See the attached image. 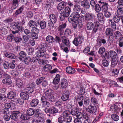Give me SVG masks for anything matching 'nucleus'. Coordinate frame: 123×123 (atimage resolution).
I'll return each mask as SVG.
<instances>
[{
    "label": "nucleus",
    "instance_id": "29",
    "mask_svg": "<svg viewBox=\"0 0 123 123\" xmlns=\"http://www.w3.org/2000/svg\"><path fill=\"white\" fill-rule=\"evenodd\" d=\"M20 95L21 98L27 100L29 98V95L24 92H21Z\"/></svg>",
    "mask_w": 123,
    "mask_h": 123
},
{
    "label": "nucleus",
    "instance_id": "13",
    "mask_svg": "<svg viewBox=\"0 0 123 123\" xmlns=\"http://www.w3.org/2000/svg\"><path fill=\"white\" fill-rule=\"evenodd\" d=\"M87 110L89 112L92 113L96 112L97 108L95 105H90L89 108L87 109Z\"/></svg>",
    "mask_w": 123,
    "mask_h": 123
},
{
    "label": "nucleus",
    "instance_id": "54",
    "mask_svg": "<svg viewBox=\"0 0 123 123\" xmlns=\"http://www.w3.org/2000/svg\"><path fill=\"white\" fill-rule=\"evenodd\" d=\"M118 109V107L117 105L115 104L113 105L111 107V110L114 112Z\"/></svg>",
    "mask_w": 123,
    "mask_h": 123
},
{
    "label": "nucleus",
    "instance_id": "16",
    "mask_svg": "<svg viewBox=\"0 0 123 123\" xmlns=\"http://www.w3.org/2000/svg\"><path fill=\"white\" fill-rule=\"evenodd\" d=\"M39 103V101L38 99L36 98L34 99L31 101L30 104L32 107H35Z\"/></svg>",
    "mask_w": 123,
    "mask_h": 123
},
{
    "label": "nucleus",
    "instance_id": "56",
    "mask_svg": "<svg viewBox=\"0 0 123 123\" xmlns=\"http://www.w3.org/2000/svg\"><path fill=\"white\" fill-rule=\"evenodd\" d=\"M65 123H68L71 122L72 120V117L70 116L65 117Z\"/></svg>",
    "mask_w": 123,
    "mask_h": 123
},
{
    "label": "nucleus",
    "instance_id": "5",
    "mask_svg": "<svg viewBox=\"0 0 123 123\" xmlns=\"http://www.w3.org/2000/svg\"><path fill=\"white\" fill-rule=\"evenodd\" d=\"M71 11V9L68 6H67L61 12V13L62 15L68 17Z\"/></svg>",
    "mask_w": 123,
    "mask_h": 123
},
{
    "label": "nucleus",
    "instance_id": "30",
    "mask_svg": "<svg viewBox=\"0 0 123 123\" xmlns=\"http://www.w3.org/2000/svg\"><path fill=\"white\" fill-rule=\"evenodd\" d=\"M118 9L117 11V13L118 15H121L123 14V6H118Z\"/></svg>",
    "mask_w": 123,
    "mask_h": 123
},
{
    "label": "nucleus",
    "instance_id": "33",
    "mask_svg": "<svg viewBox=\"0 0 123 123\" xmlns=\"http://www.w3.org/2000/svg\"><path fill=\"white\" fill-rule=\"evenodd\" d=\"M91 103L95 106H98V103L97 99L93 97H91Z\"/></svg>",
    "mask_w": 123,
    "mask_h": 123
},
{
    "label": "nucleus",
    "instance_id": "26",
    "mask_svg": "<svg viewBox=\"0 0 123 123\" xmlns=\"http://www.w3.org/2000/svg\"><path fill=\"white\" fill-rule=\"evenodd\" d=\"M4 54L6 56L10 58L15 59L16 58V56L12 53L6 52Z\"/></svg>",
    "mask_w": 123,
    "mask_h": 123
},
{
    "label": "nucleus",
    "instance_id": "59",
    "mask_svg": "<svg viewBox=\"0 0 123 123\" xmlns=\"http://www.w3.org/2000/svg\"><path fill=\"white\" fill-rule=\"evenodd\" d=\"M31 58L29 57H28L26 58L24 60L25 63L27 64H29L31 63L30 60Z\"/></svg>",
    "mask_w": 123,
    "mask_h": 123
},
{
    "label": "nucleus",
    "instance_id": "23",
    "mask_svg": "<svg viewBox=\"0 0 123 123\" xmlns=\"http://www.w3.org/2000/svg\"><path fill=\"white\" fill-rule=\"evenodd\" d=\"M13 26L15 27H17L19 30L22 31L23 29V27H22L21 23L20 22H18L15 23Z\"/></svg>",
    "mask_w": 123,
    "mask_h": 123
},
{
    "label": "nucleus",
    "instance_id": "4",
    "mask_svg": "<svg viewBox=\"0 0 123 123\" xmlns=\"http://www.w3.org/2000/svg\"><path fill=\"white\" fill-rule=\"evenodd\" d=\"M12 33L14 35V36L16 37L14 39L16 42L19 43L22 40V39L21 38H19L18 37L19 33V31L16 30L15 31H12Z\"/></svg>",
    "mask_w": 123,
    "mask_h": 123
},
{
    "label": "nucleus",
    "instance_id": "34",
    "mask_svg": "<svg viewBox=\"0 0 123 123\" xmlns=\"http://www.w3.org/2000/svg\"><path fill=\"white\" fill-rule=\"evenodd\" d=\"M117 54L114 51H111L110 52V55L111 57L113 59H115L117 56Z\"/></svg>",
    "mask_w": 123,
    "mask_h": 123
},
{
    "label": "nucleus",
    "instance_id": "47",
    "mask_svg": "<svg viewBox=\"0 0 123 123\" xmlns=\"http://www.w3.org/2000/svg\"><path fill=\"white\" fill-rule=\"evenodd\" d=\"M14 36L12 34H10L8 35L7 38V40L9 42H12L14 39Z\"/></svg>",
    "mask_w": 123,
    "mask_h": 123
},
{
    "label": "nucleus",
    "instance_id": "40",
    "mask_svg": "<svg viewBox=\"0 0 123 123\" xmlns=\"http://www.w3.org/2000/svg\"><path fill=\"white\" fill-rule=\"evenodd\" d=\"M78 110V109L77 108H73L71 110V113L72 115L74 116L76 115Z\"/></svg>",
    "mask_w": 123,
    "mask_h": 123
},
{
    "label": "nucleus",
    "instance_id": "8",
    "mask_svg": "<svg viewBox=\"0 0 123 123\" xmlns=\"http://www.w3.org/2000/svg\"><path fill=\"white\" fill-rule=\"evenodd\" d=\"M61 40L63 43L66 46L69 47L70 45V43L68 39L65 36H62Z\"/></svg>",
    "mask_w": 123,
    "mask_h": 123
},
{
    "label": "nucleus",
    "instance_id": "49",
    "mask_svg": "<svg viewBox=\"0 0 123 123\" xmlns=\"http://www.w3.org/2000/svg\"><path fill=\"white\" fill-rule=\"evenodd\" d=\"M7 33V30L4 27H2L0 29V33L3 34H6Z\"/></svg>",
    "mask_w": 123,
    "mask_h": 123
},
{
    "label": "nucleus",
    "instance_id": "7",
    "mask_svg": "<svg viewBox=\"0 0 123 123\" xmlns=\"http://www.w3.org/2000/svg\"><path fill=\"white\" fill-rule=\"evenodd\" d=\"M68 81L66 79L63 78L61 79L60 81V86L62 88H65L67 86Z\"/></svg>",
    "mask_w": 123,
    "mask_h": 123
},
{
    "label": "nucleus",
    "instance_id": "9",
    "mask_svg": "<svg viewBox=\"0 0 123 123\" xmlns=\"http://www.w3.org/2000/svg\"><path fill=\"white\" fill-rule=\"evenodd\" d=\"M67 4V3L64 1H62L57 6V9L60 11H61L66 6Z\"/></svg>",
    "mask_w": 123,
    "mask_h": 123
},
{
    "label": "nucleus",
    "instance_id": "52",
    "mask_svg": "<svg viewBox=\"0 0 123 123\" xmlns=\"http://www.w3.org/2000/svg\"><path fill=\"white\" fill-rule=\"evenodd\" d=\"M71 114V111L68 110H66L64 111L62 113V115L63 117H66L69 116Z\"/></svg>",
    "mask_w": 123,
    "mask_h": 123
},
{
    "label": "nucleus",
    "instance_id": "62",
    "mask_svg": "<svg viewBox=\"0 0 123 123\" xmlns=\"http://www.w3.org/2000/svg\"><path fill=\"white\" fill-rule=\"evenodd\" d=\"M66 23H64L61 25L59 27L58 30L62 31V29L65 28L66 26Z\"/></svg>",
    "mask_w": 123,
    "mask_h": 123
},
{
    "label": "nucleus",
    "instance_id": "63",
    "mask_svg": "<svg viewBox=\"0 0 123 123\" xmlns=\"http://www.w3.org/2000/svg\"><path fill=\"white\" fill-rule=\"evenodd\" d=\"M95 10L96 11L98 12H100L101 10V8L100 5L98 4H97L95 6Z\"/></svg>",
    "mask_w": 123,
    "mask_h": 123
},
{
    "label": "nucleus",
    "instance_id": "25",
    "mask_svg": "<svg viewBox=\"0 0 123 123\" xmlns=\"http://www.w3.org/2000/svg\"><path fill=\"white\" fill-rule=\"evenodd\" d=\"M60 78V76L59 74H57L54 79L53 83L54 84H57L59 83Z\"/></svg>",
    "mask_w": 123,
    "mask_h": 123
},
{
    "label": "nucleus",
    "instance_id": "12",
    "mask_svg": "<svg viewBox=\"0 0 123 123\" xmlns=\"http://www.w3.org/2000/svg\"><path fill=\"white\" fill-rule=\"evenodd\" d=\"M16 86L19 88H22L24 86L23 81L19 79L16 80Z\"/></svg>",
    "mask_w": 123,
    "mask_h": 123
},
{
    "label": "nucleus",
    "instance_id": "43",
    "mask_svg": "<svg viewBox=\"0 0 123 123\" xmlns=\"http://www.w3.org/2000/svg\"><path fill=\"white\" fill-rule=\"evenodd\" d=\"M58 112L57 109L54 107H53L50 108V113L54 114L57 113Z\"/></svg>",
    "mask_w": 123,
    "mask_h": 123
},
{
    "label": "nucleus",
    "instance_id": "21",
    "mask_svg": "<svg viewBox=\"0 0 123 123\" xmlns=\"http://www.w3.org/2000/svg\"><path fill=\"white\" fill-rule=\"evenodd\" d=\"M66 70L67 73L70 74H73L75 72V69L70 67H67L66 69Z\"/></svg>",
    "mask_w": 123,
    "mask_h": 123
},
{
    "label": "nucleus",
    "instance_id": "35",
    "mask_svg": "<svg viewBox=\"0 0 123 123\" xmlns=\"http://www.w3.org/2000/svg\"><path fill=\"white\" fill-rule=\"evenodd\" d=\"M97 18L99 21H103L104 20V17L102 13H100L97 15Z\"/></svg>",
    "mask_w": 123,
    "mask_h": 123
},
{
    "label": "nucleus",
    "instance_id": "38",
    "mask_svg": "<svg viewBox=\"0 0 123 123\" xmlns=\"http://www.w3.org/2000/svg\"><path fill=\"white\" fill-rule=\"evenodd\" d=\"M34 110L31 108L28 109L27 111V114L30 116L33 115L34 113Z\"/></svg>",
    "mask_w": 123,
    "mask_h": 123
},
{
    "label": "nucleus",
    "instance_id": "44",
    "mask_svg": "<svg viewBox=\"0 0 123 123\" xmlns=\"http://www.w3.org/2000/svg\"><path fill=\"white\" fill-rule=\"evenodd\" d=\"M45 79L44 77H42L38 78L37 79L36 83L37 85H39Z\"/></svg>",
    "mask_w": 123,
    "mask_h": 123
},
{
    "label": "nucleus",
    "instance_id": "18",
    "mask_svg": "<svg viewBox=\"0 0 123 123\" xmlns=\"http://www.w3.org/2000/svg\"><path fill=\"white\" fill-rule=\"evenodd\" d=\"M81 8L80 6L78 4L74 5L73 8L74 11L76 13H79L81 10Z\"/></svg>",
    "mask_w": 123,
    "mask_h": 123
},
{
    "label": "nucleus",
    "instance_id": "14",
    "mask_svg": "<svg viewBox=\"0 0 123 123\" xmlns=\"http://www.w3.org/2000/svg\"><path fill=\"white\" fill-rule=\"evenodd\" d=\"M71 17H73L74 19V21H77L80 17V15L78 13H72L71 15Z\"/></svg>",
    "mask_w": 123,
    "mask_h": 123
},
{
    "label": "nucleus",
    "instance_id": "37",
    "mask_svg": "<svg viewBox=\"0 0 123 123\" xmlns=\"http://www.w3.org/2000/svg\"><path fill=\"white\" fill-rule=\"evenodd\" d=\"M24 91L26 93H30L33 92L34 91L33 88L30 87H27L24 89Z\"/></svg>",
    "mask_w": 123,
    "mask_h": 123
},
{
    "label": "nucleus",
    "instance_id": "32",
    "mask_svg": "<svg viewBox=\"0 0 123 123\" xmlns=\"http://www.w3.org/2000/svg\"><path fill=\"white\" fill-rule=\"evenodd\" d=\"M45 51L39 49L36 53V55L38 57H41L44 56V52Z\"/></svg>",
    "mask_w": 123,
    "mask_h": 123
},
{
    "label": "nucleus",
    "instance_id": "24",
    "mask_svg": "<svg viewBox=\"0 0 123 123\" xmlns=\"http://www.w3.org/2000/svg\"><path fill=\"white\" fill-rule=\"evenodd\" d=\"M2 83L4 84L10 85L11 84V80L9 78H6L3 79L2 80Z\"/></svg>",
    "mask_w": 123,
    "mask_h": 123
},
{
    "label": "nucleus",
    "instance_id": "58",
    "mask_svg": "<svg viewBox=\"0 0 123 123\" xmlns=\"http://www.w3.org/2000/svg\"><path fill=\"white\" fill-rule=\"evenodd\" d=\"M22 38L23 40V44H25L27 42L29 39V37L26 35L23 36L22 37Z\"/></svg>",
    "mask_w": 123,
    "mask_h": 123
},
{
    "label": "nucleus",
    "instance_id": "46",
    "mask_svg": "<svg viewBox=\"0 0 123 123\" xmlns=\"http://www.w3.org/2000/svg\"><path fill=\"white\" fill-rule=\"evenodd\" d=\"M111 117L112 119L114 121H117L119 119V116L116 114H113L111 116Z\"/></svg>",
    "mask_w": 123,
    "mask_h": 123
},
{
    "label": "nucleus",
    "instance_id": "42",
    "mask_svg": "<svg viewBox=\"0 0 123 123\" xmlns=\"http://www.w3.org/2000/svg\"><path fill=\"white\" fill-rule=\"evenodd\" d=\"M42 103V107L47 108L49 106L50 103L49 102L47 101H43Z\"/></svg>",
    "mask_w": 123,
    "mask_h": 123
},
{
    "label": "nucleus",
    "instance_id": "36",
    "mask_svg": "<svg viewBox=\"0 0 123 123\" xmlns=\"http://www.w3.org/2000/svg\"><path fill=\"white\" fill-rule=\"evenodd\" d=\"M39 24L40 27L42 29H45L46 26V22L44 21H41L40 23H38Z\"/></svg>",
    "mask_w": 123,
    "mask_h": 123
},
{
    "label": "nucleus",
    "instance_id": "61",
    "mask_svg": "<svg viewBox=\"0 0 123 123\" xmlns=\"http://www.w3.org/2000/svg\"><path fill=\"white\" fill-rule=\"evenodd\" d=\"M114 21L115 22L117 23L119 22L120 18L117 15L114 16L113 18Z\"/></svg>",
    "mask_w": 123,
    "mask_h": 123
},
{
    "label": "nucleus",
    "instance_id": "48",
    "mask_svg": "<svg viewBox=\"0 0 123 123\" xmlns=\"http://www.w3.org/2000/svg\"><path fill=\"white\" fill-rule=\"evenodd\" d=\"M58 121L60 123H65V117L62 116L60 117L58 119Z\"/></svg>",
    "mask_w": 123,
    "mask_h": 123
},
{
    "label": "nucleus",
    "instance_id": "53",
    "mask_svg": "<svg viewBox=\"0 0 123 123\" xmlns=\"http://www.w3.org/2000/svg\"><path fill=\"white\" fill-rule=\"evenodd\" d=\"M90 103V99L88 97H86L84 100V104L86 106L88 105Z\"/></svg>",
    "mask_w": 123,
    "mask_h": 123
},
{
    "label": "nucleus",
    "instance_id": "11",
    "mask_svg": "<svg viewBox=\"0 0 123 123\" xmlns=\"http://www.w3.org/2000/svg\"><path fill=\"white\" fill-rule=\"evenodd\" d=\"M20 113L19 111H14L12 114L10 116V118L13 120L16 119L18 117L17 115Z\"/></svg>",
    "mask_w": 123,
    "mask_h": 123
},
{
    "label": "nucleus",
    "instance_id": "2",
    "mask_svg": "<svg viewBox=\"0 0 123 123\" xmlns=\"http://www.w3.org/2000/svg\"><path fill=\"white\" fill-rule=\"evenodd\" d=\"M84 40L83 37L81 36H80L77 37H75L73 41V43L77 46L82 43Z\"/></svg>",
    "mask_w": 123,
    "mask_h": 123
},
{
    "label": "nucleus",
    "instance_id": "41",
    "mask_svg": "<svg viewBox=\"0 0 123 123\" xmlns=\"http://www.w3.org/2000/svg\"><path fill=\"white\" fill-rule=\"evenodd\" d=\"M93 26V23L91 22H89L87 25V29L88 30H91L92 29Z\"/></svg>",
    "mask_w": 123,
    "mask_h": 123
},
{
    "label": "nucleus",
    "instance_id": "55",
    "mask_svg": "<svg viewBox=\"0 0 123 123\" xmlns=\"http://www.w3.org/2000/svg\"><path fill=\"white\" fill-rule=\"evenodd\" d=\"M118 45L121 48L123 46V37H122L118 39Z\"/></svg>",
    "mask_w": 123,
    "mask_h": 123
},
{
    "label": "nucleus",
    "instance_id": "22",
    "mask_svg": "<svg viewBox=\"0 0 123 123\" xmlns=\"http://www.w3.org/2000/svg\"><path fill=\"white\" fill-rule=\"evenodd\" d=\"M69 98V95L66 92L62 93L61 97V99L63 101L67 100Z\"/></svg>",
    "mask_w": 123,
    "mask_h": 123
},
{
    "label": "nucleus",
    "instance_id": "57",
    "mask_svg": "<svg viewBox=\"0 0 123 123\" xmlns=\"http://www.w3.org/2000/svg\"><path fill=\"white\" fill-rule=\"evenodd\" d=\"M105 51V49L103 47L100 48L98 51V53L100 54H102Z\"/></svg>",
    "mask_w": 123,
    "mask_h": 123
},
{
    "label": "nucleus",
    "instance_id": "28",
    "mask_svg": "<svg viewBox=\"0 0 123 123\" xmlns=\"http://www.w3.org/2000/svg\"><path fill=\"white\" fill-rule=\"evenodd\" d=\"M19 55V59L20 60H22L26 56V53L23 51L20 52Z\"/></svg>",
    "mask_w": 123,
    "mask_h": 123
},
{
    "label": "nucleus",
    "instance_id": "20",
    "mask_svg": "<svg viewBox=\"0 0 123 123\" xmlns=\"http://www.w3.org/2000/svg\"><path fill=\"white\" fill-rule=\"evenodd\" d=\"M46 41L49 43H52L54 42V38L52 36L48 35L46 38Z\"/></svg>",
    "mask_w": 123,
    "mask_h": 123
},
{
    "label": "nucleus",
    "instance_id": "50",
    "mask_svg": "<svg viewBox=\"0 0 123 123\" xmlns=\"http://www.w3.org/2000/svg\"><path fill=\"white\" fill-rule=\"evenodd\" d=\"M46 44L45 43H43L41 44L39 46V49L40 50L45 51V48Z\"/></svg>",
    "mask_w": 123,
    "mask_h": 123
},
{
    "label": "nucleus",
    "instance_id": "60",
    "mask_svg": "<svg viewBox=\"0 0 123 123\" xmlns=\"http://www.w3.org/2000/svg\"><path fill=\"white\" fill-rule=\"evenodd\" d=\"M102 64L104 67H107L109 65V62L105 59L103 60L102 61Z\"/></svg>",
    "mask_w": 123,
    "mask_h": 123
},
{
    "label": "nucleus",
    "instance_id": "64",
    "mask_svg": "<svg viewBox=\"0 0 123 123\" xmlns=\"http://www.w3.org/2000/svg\"><path fill=\"white\" fill-rule=\"evenodd\" d=\"M29 45L30 46H33L35 44V41L33 39L30 40L28 43Z\"/></svg>",
    "mask_w": 123,
    "mask_h": 123
},
{
    "label": "nucleus",
    "instance_id": "31",
    "mask_svg": "<svg viewBox=\"0 0 123 123\" xmlns=\"http://www.w3.org/2000/svg\"><path fill=\"white\" fill-rule=\"evenodd\" d=\"M102 3H103V5L102 6V10L104 12L106 11L108 9L109 5L108 3L106 2H103Z\"/></svg>",
    "mask_w": 123,
    "mask_h": 123
},
{
    "label": "nucleus",
    "instance_id": "51",
    "mask_svg": "<svg viewBox=\"0 0 123 123\" xmlns=\"http://www.w3.org/2000/svg\"><path fill=\"white\" fill-rule=\"evenodd\" d=\"M21 117L22 119L25 120H27L30 118V116L27 114L22 115Z\"/></svg>",
    "mask_w": 123,
    "mask_h": 123
},
{
    "label": "nucleus",
    "instance_id": "15",
    "mask_svg": "<svg viewBox=\"0 0 123 123\" xmlns=\"http://www.w3.org/2000/svg\"><path fill=\"white\" fill-rule=\"evenodd\" d=\"M81 5L84 7L86 9H89L90 7V5L88 1H82L80 3Z\"/></svg>",
    "mask_w": 123,
    "mask_h": 123
},
{
    "label": "nucleus",
    "instance_id": "19",
    "mask_svg": "<svg viewBox=\"0 0 123 123\" xmlns=\"http://www.w3.org/2000/svg\"><path fill=\"white\" fill-rule=\"evenodd\" d=\"M121 33L119 31L115 32L114 33V37L115 40H118L122 37Z\"/></svg>",
    "mask_w": 123,
    "mask_h": 123
},
{
    "label": "nucleus",
    "instance_id": "39",
    "mask_svg": "<svg viewBox=\"0 0 123 123\" xmlns=\"http://www.w3.org/2000/svg\"><path fill=\"white\" fill-rule=\"evenodd\" d=\"M43 69L44 70L47 71L51 69L52 67L50 65L46 64L43 67Z\"/></svg>",
    "mask_w": 123,
    "mask_h": 123
},
{
    "label": "nucleus",
    "instance_id": "3",
    "mask_svg": "<svg viewBox=\"0 0 123 123\" xmlns=\"http://www.w3.org/2000/svg\"><path fill=\"white\" fill-rule=\"evenodd\" d=\"M49 17L51 22H50V23L49 22L48 23L49 25L50 26L51 25L53 27L54 25L53 24L55 23L57 21V17L54 14H51L50 15Z\"/></svg>",
    "mask_w": 123,
    "mask_h": 123
},
{
    "label": "nucleus",
    "instance_id": "45",
    "mask_svg": "<svg viewBox=\"0 0 123 123\" xmlns=\"http://www.w3.org/2000/svg\"><path fill=\"white\" fill-rule=\"evenodd\" d=\"M24 8V6H22L18 10H17L15 12L16 15H18L21 13Z\"/></svg>",
    "mask_w": 123,
    "mask_h": 123
},
{
    "label": "nucleus",
    "instance_id": "6",
    "mask_svg": "<svg viewBox=\"0 0 123 123\" xmlns=\"http://www.w3.org/2000/svg\"><path fill=\"white\" fill-rule=\"evenodd\" d=\"M85 20L88 22L92 21L94 17L93 14L91 13H87L85 15Z\"/></svg>",
    "mask_w": 123,
    "mask_h": 123
},
{
    "label": "nucleus",
    "instance_id": "17",
    "mask_svg": "<svg viewBox=\"0 0 123 123\" xmlns=\"http://www.w3.org/2000/svg\"><path fill=\"white\" fill-rule=\"evenodd\" d=\"M16 95L15 93L12 91H11L8 93L7 97L9 99H14L15 98Z\"/></svg>",
    "mask_w": 123,
    "mask_h": 123
},
{
    "label": "nucleus",
    "instance_id": "10",
    "mask_svg": "<svg viewBox=\"0 0 123 123\" xmlns=\"http://www.w3.org/2000/svg\"><path fill=\"white\" fill-rule=\"evenodd\" d=\"M29 26L31 27L35 28L37 30H38L37 27V24L36 22L33 20H30L28 23Z\"/></svg>",
    "mask_w": 123,
    "mask_h": 123
},
{
    "label": "nucleus",
    "instance_id": "1",
    "mask_svg": "<svg viewBox=\"0 0 123 123\" xmlns=\"http://www.w3.org/2000/svg\"><path fill=\"white\" fill-rule=\"evenodd\" d=\"M54 91L52 90H49L47 91L45 93V95L42 96L41 97V100L42 102L43 101H53L54 100V97L53 95Z\"/></svg>",
    "mask_w": 123,
    "mask_h": 123
},
{
    "label": "nucleus",
    "instance_id": "27",
    "mask_svg": "<svg viewBox=\"0 0 123 123\" xmlns=\"http://www.w3.org/2000/svg\"><path fill=\"white\" fill-rule=\"evenodd\" d=\"M105 33L107 36H112L113 34V31L111 29L107 28L106 30Z\"/></svg>",
    "mask_w": 123,
    "mask_h": 123
}]
</instances>
